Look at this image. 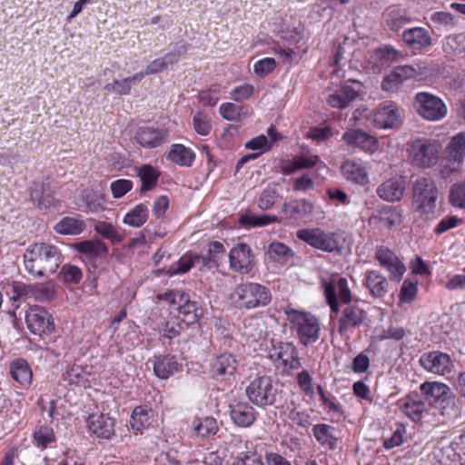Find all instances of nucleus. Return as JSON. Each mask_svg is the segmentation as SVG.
<instances>
[{
	"label": "nucleus",
	"mask_w": 465,
	"mask_h": 465,
	"mask_svg": "<svg viewBox=\"0 0 465 465\" xmlns=\"http://www.w3.org/2000/svg\"><path fill=\"white\" fill-rule=\"evenodd\" d=\"M406 426L403 424H398L395 430L389 438L383 440L382 446L386 450H391L395 447L401 446L406 438Z\"/></svg>",
	"instance_id": "nucleus-55"
},
{
	"label": "nucleus",
	"mask_w": 465,
	"mask_h": 465,
	"mask_svg": "<svg viewBox=\"0 0 465 465\" xmlns=\"http://www.w3.org/2000/svg\"><path fill=\"white\" fill-rule=\"evenodd\" d=\"M314 166L326 168V164L318 155L301 154L294 157L292 162L285 163L282 166V172L284 174H292L298 170L312 168Z\"/></svg>",
	"instance_id": "nucleus-33"
},
{
	"label": "nucleus",
	"mask_w": 465,
	"mask_h": 465,
	"mask_svg": "<svg viewBox=\"0 0 465 465\" xmlns=\"http://www.w3.org/2000/svg\"><path fill=\"white\" fill-rule=\"evenodd\" d=\"M31 200L41 210H47L55 203V199L50 190L44 183H35L30 190Z\"/></svg>",
	"instance_id": "nucleus-38"
},
{
	"label": "nucleus",
	"mask_w": 465,
	"mask_h": 465,
	"mask_svg": "<svg viewBox=\"0 0 465 465\" xmlns=\"http://www.w3.org/2000/svg\"><path fill=\"white\" fill-rule=\"evenodd\" d=\"M372 124L379 129L397 127L400 124L399 108L394 103L384 104L373 113Z\"/></svg>",
	"instance_id": "nucleus-20"
},
{
	"label": "nucleus",
	"mask_w": 465,
	"mask_h": 465,
	"mask_svg": "<svg viewBox=\"0 0 465 465\" xmlns=\"http://www.w3.org/2000/svg\"><path fill=\"white\" fill-rule=\"evenodd\" d=\"M439 190L431 178L420 177L412 185V204L420 214L432 213L436 209Z\"/></svg>",
	"instance_id": "nucleus-5"
},
{
	"label": "nucleus",
	"mask_w": 465,
	"mask_h": 465,
	"mask_svg": "<svg viewBox=\"0 0 465 465\" xmlns=\"http://www.w3.org/2000/svg\"><path fill=\"white\" fill-rule=\"evenodd\" d=\"M232 304L239 310H252L267 306L272 301L269 288L258 282L238 284L231 292Z\"/></svg>",
	"instance_id": "nucleus-2"
},
{
	"label": "nucleus",
	"mask_w": 465,
	"mask_h": 465,
	"mask_svg": "<svg viewBox=\"0 0 465 465\" xmlns=\"http://www.w3.org/2000/svg\"><path fill=\"white\" fill-rule=\"evenodd\" d=\"M75 250L84 255L90 262H94L99 258H104L108 253L107 246L99 240L77 242L75 243Z\"/></svg>",
	"instance_id": "nucleus-32"
},
{
	"label": "nucleus",
	"mask_w": 465,
	"mask_h": 465,
	"mask_svg": "<svg viewBox=\"0 0 465 465\" xmlns=\"http://www.w3.org/2000/svg\"><path fill=\"white\" fill-rule=\"evenodd\" d=\"M375 259L389 272L391 281L396 282L401 281L406 266L393 251L386 246H379L375 251Z\"/></svg>",
	"instance_id": "nucleus-13"
},
{
	"label": "nucleus",
	"mask_w": 465,
	"mask_h": 465,
	"mask_svg": "<svg viewBox=\"0 0 465 465\" xmlns=\"http://www.w3.org/2000/svg\"><path fill=\"white\" fill-rule=\"evenodd\" d=\"M153 372L159 379H168L182 369L176 356L173 354L157 355L153 360Z\"/></svg>",
	"instance_id": "nucleus-25"
},
{
	"label": "nucleus",
	"mask_w": 465,
	"mask_h": 465,
	"mask_svg": "<svg viewBox=\"0 0 465 465\" xmlns=\"http://www.w3.org/2000/svg\"><path fill=\"white\" fill-rule=\"evenodd\" d=\"M33 437L36 446L42 449H45L56 441L53 428L46 425L37 426Z\"/></svg>",
	"instance_id": "nucleus-49"
},
{
	"label": "nucleus",
	"mask_w": 465,
	"mask_h": 465,
	"mask_svg": "<svg viewBox=\"0 0 465 465\" xmlns=\"http://www.w3.org/2000/svg\"><path fill=\"white\" fill-rule=\"evenodd\" d=\"M400 55V52L395 48L385 45L371 53L368 63L374 72H380L382 68L389 66L391 63L398 60Z\"/></svg>",
	"instance_id": "nucleus-31"
},
{
	"label": "nucleus",
	"mask_w": 465,
	"mask_h": 465,
	"mask_svg": "<svg viewBox=\"0 0 465 465\" xmlns=\"http://www.w3.org/2000/svg\"><path fill=\"white\" fill-rule=\"evenodd\" d=\"M193 125L194 131L203 136L208 135L212 130L208 116L200 112L193 115Z\"/></svg>",
	"instance_id": "nucleus-60"
},
{
	"label": "nucleus",
	"mask_w": 465,
	"mask_h": 465,
	"mask_svg": "<svg viewBox=\"0 0 465 465\" xmlns=\"http://www.w3.org/2000/svg\"><path fill=\"white\" fill-rule=\"evenodd\" d=\"M341 140L348 147L368 153H374L379 148L378 139L361 129H348L343 133Z\"/></svg>",
	"instance_id": "nucleus-15"
},
{
	"label": "nucleus",
	"mask_w": 465,
	"mask_h": 465,
	"mask_svg": "<svg viewBox=\"0 0 465 465\" xmlns=\"http://www.w3.org/2000/svg\"><path fill=\"white\" fill-rule=\"evenodd\" d=\"M402 41L412 50L420 51L431 45V36L423 27H412L403 31Z\"/></svg>",
	"instance_id": "nucleus-29"
},
{
	"label": "nucleus",
	"mask_w": 465,
	"mask_h": 465,
	"mask_svg": "<svg viewBox=\"0 0 465 465\" xmlns=\"http://www.w3.org/2000/svg\"><path fill=\"white\" fill-rule=\"evenodd\" d=\"M239 222L244 226L262 227L278 222V218L270 214L245 213L240 217Z\"/></svg>",
	"instance_id": "nucleus-50"
},
{
	"label": "nucleus",
	"mask_w": 465,
	"mask_h": 465,
	"mask_svg": "<svg viewBox=\"0 0 465 465\" xmlns=\"http://www.w3.org/2000/svg\"><path fill=\"white\" fill-rule=\"evenodd\" d=\"M149 216V210L145 203H139L132 208L124 217L123 223L131 227L143 226Z\"/></svg>",
	"instance_id": "nucleus-42"
},
{
	"label": "nucleus",
	"mask_w": 465,
	"mask_h": 465,
	"mask_svg": "<svg viewBox=\"0 0 465 465\" xmlns=\"http://www.w3.org/2000/svg\"><path fill=\"white\" fill-rule=\"evenodd\" d=\"M327 414L330 415L331 421H339L344 417V411L335 396L331 394L322 401Z\"/></svg>",
	"instance_id": "nucleus-52"
},
{
	"label": "nucleus",
	"mask_w": 465,
	"mask_h": 465,
	"mask_svg": "<svg viewBox=\"0 0 465 465\" xmlns=\"http://www.w3.org/2000/svg\"><path fill=\"white\" fill-rule=\"evenodd\" d=\"M268 258L280 264H287L295 255L292 248L280 242H272L266 251Z\"/></svg>",
	"instance_id": "nucleus-40"
},
{
	"label": "nucleus",
	"mask_w": 465,
	"mask_h": 465,
	"mask_svg": "<svg viewBox=\"0 0 465 465\" xmlns=\"http://www.w3.org/2000/svg\"><path fill=\"white\" fill-rule=\"evenodd\" d=\"M87 425L90 432L100 439L109 440L114 434V420L106 414H91Z\"/></svg>",
	"instance_id": "nucleus-22"
},
{
	"label": "nucleus",
	"mask_w": 465,
	"mask_h": 465,
	"mask_svg": "<svg viewBox=\"0 0 465 465\" xmlns=\"http://www.w3.org/2000/svg\"><path fill=\"white\" fill-rule=\"evenodd\" d=\"M25 322L28 330L35 335H49L54 331L53 317L44 307H31L26 312Z\"/></svg>",
	"instance_id": "nucleus-12"
},
{
	"label": "nucleus",
	"mask_w": 465,
	"mask_h": 465,
	"mask_svg": "<svg viewBox=\"0 0 465 465\" xmlns=\"http://www.w3.org/2000/svg\"><path fill=\"white\" fill-rule=\"evenodd\" d=\"M418 293V282H412L411 280H405L401 285L400 291V301L401 302L410 303L411 302Z\"/></svg>",
	"instance_id": "nucleus-57"
},
{
	"label": "nucleus",
	"mask_w": 465,
	"mask_h": 465,
	"mask_svg": "<svg viewBox=\"0 0 465 465\" xmlns=\"http://www.w3.org/2000/svg\"><path fill=\"white\" fill-rule=\"evenodd\" d=\"M89 373L85 371L81 366L76 365L71 367L64 374V381L70 385L76 387L86 388L90 386Z\"/></svg>",
	"instance_id": "nucleus-47"
},
{
	"label": "nucleus",
	"mask_w": 465,
	"mask_h": 465,
	"mask_svg": "<svg viewBox=\"0 0 465 465\" xmlns=\"http://www.w3.org/2000/svg\"><path fill=\"white\" fill-rule=\"evenodd\" d=\"M358 94L359 91L354 90L349 85H343L329 95L327 103L331 107L343 109L355 100Z\"/></svg>",
	"instance_id": "nucleus-37"
},
{
	"label": "nucleus",
	"mask_w": 465,
	"mask_h": 465,
	"mask_svg": "<svg viewBox=\"0 0 465 465\" xmlns=\"http://www.w3.org/2000/svg\"><path fill=\"white\" fill-rule=\"evenodd\" d=\"M405 182L401 178H391L380 184L376 193L381 199L386 202L400 201L405 193Z\"/></svg>",
	"instance_id": "nucleus-28"
},
{
	"label": "nucleus",
	"mask_w": 465,
	"mask_h": 465,
	"mask_svg": "<svg viewBox=\"0 0 465 465\" xmlns=\"http://www.w3.org/2000/svg\"><path fill=\"white\" fill-rule=\"evenodd\" d=\"M238 361L232 353L224 352L216 356L211 363V372L216 379L226 380L236 372Z\"/></svg>",
	"instance_id": "nucleus-21"
},
{
	"label": "nucleus",
	"mask_w": 465,
	"mask_h": 465,
	"mask_svg": "<svg viewBox=\"0 0 465 465\" xmlns=\"http://www.w3.org/2000/svg\"><path fill=\"white\" fill-rule=\"evenodd\" d=\"M446 54L462 53L465 51V34H456L446 37L443 44Z\"/></svg>",
	"instance_id": "nucleus-53"
},
{
	"label": "nucleus",
	"mask_w": 465,
	"mask_h": 465,
	"mask_svg": "<svg viewBox=\"0 0 465 465\" xmlns=\"http://www.w3.org/2000/svg\"><path fill=\"white\" fill-rule=\"evenodd\" d=\"M440 145L434 140L419 138L412 141L408 148L409 159L413 166L431 168L440 157Z\"/></svg>",
	"instance_id": "nucleus-6"
},
{
	"label": "nucleus",
	"mask_w": 465,
	"mask_h": 465,
	"mask_svg": "<svg viewBox=\"0 0 465 465\" xmlns=\"http://www.w3.org/2000/svg\"><path fill=\"white\" fill-rule=\"evenodd\" d=\"M245 393L252 404L265 408L276 402L278 390L272 378L263 375L252 381L246 387Z\"/></svg>",
	"instance_id": "nucleus-8"
},
{
	"label": "nucleus",
	"mask_w": 465,
	"mask_h": 465,
	"mask_svg": "<svg viewBox=\"0 0 465 465\" xmlns=\"http://www.w3.org/2000/svg\"><path fill=\"white\" fill-rule=\"evenodd\" d=\"M448 153L450 160L454 163H460L465 155V133H460L455 135L450 142Z\"/></svg>",
	"instance_id": "nucleus-48"
},
{
	"label": "nucleus",
	"mask_w": 465,
	"mask_h": 465,
	"mask_svg": "<svg viewBox=\"0 0 465 465\" xmlns=\"http://www.w3.org/2000/svg\"><path fill=\"white\" fill-rule=\"evenodd\" d=\"M341 231H326L321 227L304 228L296 232V237L311 247L329 253H341L345 237Z\"/></svg>",
	"instance_id": "nucleus-3"
},
{
	"label": "nucleus",
	"mask_w": 465,
	"mask_h": 465,
	"mask_svg": "<svg viewBox=\"0 0 465 465\" xmlns=\"http://www.w3.org/2000/svg\"><path fill=\"white\" fill-rule=\"evenodd\" d=\"M230 268L241 274H247L252 268L253 256L251 247L243 242L232 247L229 253Z\"/></svg>",
	"instance_id": "nucleus-17"
},
{
	"label": "nucleus",
	"mask_w": 465,
	"mask_h": 465,
	"mask_svg": "<svg viewBox=\"0 0 465 465\" xmlns=\"http://www.w3.org/2000/svg\"><path fill=\"white\" fill-rule=\"evenodd\" d=\"M110 188L114 198L119 199L132 190L133 182L127 179H118L112 182Z\"/></svg>",
	"instance_id": "nucleus-64"
},
{
	"label": "nucleus",
	"mask_w": 465,
	"mask_h": 465,
	"mask_svg": "<svg viewBox=\"0 0 465 465\" xmlns=\"http://www.w3.org/2000/svg\"><path fill=\"white\" fill-rule=\"evenodd\" d=\"M94 230L101 236L114 242H120L123 240L122 233L109 223L98 222L94 226Z\"/></svg>",
	"instance_id": "nucleus-54"
},
{
	"label": "nucleus",
	"mask_w": 465,
	"mask_h": 465,
	"mask_svg": "<svg viewBox=\"0 0 465 465\" xmlns=\"http://www.w3.org/2000/svg\"><path fill=\"white\" fill-rule=\"evenodd\" d=\"M289 317L301 344L308 346L319 340L321 324L316 316L310 312L293 311Z\"/></svg>",
	"instance_id": "nucleus-7"
},
{
	"label": "nucleus",
	"mask_w": 465,
	"mask_h": 465,
	"mask_svg": "<svg viewBox=\"0 0 465 465\" xmlns=\"http://www.w3.org/2000/svg\"><path fill=\"white\" fill-rule=\"evenodd\" d=\"M168 136L166 129L143 126L135 134L136 142L144 148H155L163 144Z\"/></svg>",
	"instance_id": "nucleus-23"
},
{
	"label": "nucleus",
	"mask_w": 465,
	"mask_h": 465,
	"mask_svg": "<svg viewBox=\"0 0 465 465\" xmlns=\"http://www.w3.org/2000/svg\"><path fill=\"white\" fill-rule=\"evenodd\" d=\"M420 364L428 372L437 375H446L453 368L450 356L440 351L423 353L420 358Z\"/></svg>",
	"instance_id": "nucleus-16"
},
{
	"label": "nucleus",
	"mask_w": 465,
	"mask_h": 465,
	"mask_svg": "<svg viewBox=\"0 0 465 465\" xmlns=\"http://www.w3.org/2000/svg\"><path fill=\"white\" fill-rule=\"evenodd\" d=\"M185 299L177 307L178 319L190 325L197 322L198 318L203 314V310L196 302L190 301L187 293Z\"/></svg>",
	"instance_id": "nucleus-39"
},
{
	"label": "nucleus",
	"mask_w": 465,
	"mask_h": 465,
	"mask_svg": "<svg viewBox=\"0 0 465 465\" xmlns=\"http://www.w3.org/2000/svg\"><path fill=\"white\" fill-rule=\"evenodd\" d=\"M242 107L233 103H223L219 108L220 114L227 121H238L241 116Z\"/></svg>",
	"instance_id": "nucleus-61"
},
{
	"label": "nucleus",
	"mask_w": 465,
	"mask_h": 465,
	"mask_svg": "<svg viewBox=\"0 0 465 465\" xmlns=\"http://www.w3.org/2000/svg\"><path fill=\"white\" fill-rule=\"evenodd\" d=\"M11 377L22 387H29L33 380V371L29 363L24 359H16L10 363Z\"/></svg>",
	"instance_id": "nucleus-35"
},
{
	"label": "nucleus",
	"mask_w": 465,
	"mask_h": 465,
	"mask_svg": "<svg viewBox=\"0 0 465 465\" xmlns=\"http://www.w3.org/2000/svg\"><path fill=\"white\" fill-rule=\"evenodd\" d=\"M399 410L413 422H420L423 414L429 411V406L422 395L411 391L397 401Z\"/></svg>",
	"instance_id": "nucleus-14"
},
{
	"label": "nucleus",
	"mask_w": 465,
	"mask_h": 465,
	"mask_svg": "<svg viewBox=\"0 0 465 465\" xmlns=\"http://www.w3.org/2000/svg\"><path fill=\"white\" fill-rule=\"evenodd\" d=\"M337 318V331L341 337L349 338L350 335L358 328L365 325L368 321V313L365 310L357 304H347L337 316L333 314V319Z\"/></svg>",
	"instance_id": "nucleus-9"
},
{
	"label": "nucleus",
	"mask_w": 465,
	"mask_h": 465,
	"mask_svg": "<svg viewBox=\"0 0 465 465\" xmlns=\"http://www.w3.org/2000/svg\"><path fill=\"white\" fill-rule=\"evenodd\" d=\"M323 287L327 303L331 308V319L333 320V314L337 316L340 312L338 296L345 305L351 304V292L347 280L340 276L332 278L330 282H324Z\"/></svg>",
	"instance_id": "nucleus-10"
},
{
	"label": "nucleus",
	"mask_w": 465,
	"mask_h": 465,
	"mask_svg": "<svg viewBox=\"0 0 465 465\" xmlns=\"http://www.w3.org/2000/svg\"><path fill=\"white\" fill-rule=\"evenodd\" d=\"M420 391L429 408L433 406L440 409L442 415H450L454 410L455 396L447 384L424 381L420 385Z\"/></svg>",
	"instance_id": "nucleus-4"
},
{
	"label": "nucleus",
	"mask_w": 465,
	"mask_h": 465,
	"mask_svg": "<svg viewBox=\"0 0 465 465\" xmlns=\"http://www.w3.org/2000/svg\"><path fill=\"white\" fill-rule=\"evenodd\" d=\"M342 176L353 183L364 185L369 182V175L366 167L361 162L347 159L341 165Z\"/></svg>",
	"instance_id": "nucleus-26"
},
{
	"label": "nucleus",
	"mask_w": 465,
	"mask_h": 465,
	"mask_svg": "<svg viewBox=\"0 0 465 465\" xmlns=\"http://www.w3.org/2000/svg\"><path fill=\"white\" fill-rule=\"evenodd\" d=\"M450 203L454 207L465 210V183H457L451 186Z\"/></svg>",
	"instance_id": "nucleus-59"
},
{
	"label": "nucleus",
	"mask_w": 465,
	"mask_h": 465,
	"mask_svg": "<svg viewBox=\"0 0 465 465\" xmlns=\"http://www.w3.org/2000/svg\"><path fill=\"white\" fill-rule=\"evenodd\" d=\"M276 67L273 58L266 57L257 61L253 65V71L259 77H264L271 74Z\"/></svg>",
	"instance_id": "nucleus-63"
},
{
	"label": "nucleus",
	"mask_w": 465,
	"mask_h": 465,
	"mask_svg": "<svg viewBox=\"0 0 465 465\" xmlns=\"http://www.w3.org/2000/svg\"><path fill=\"white\" fill-rule=\"evenodd\" d=\"M270 358L281 361L282 365L291 370L302 368L301 359L295 345L292 342H278L270 351Z\"/></svg>",
	"instance_id": "nucleus-18"
},
{
	"label": "nucleus",
	"mask_w": 465,
	"mask_h": 465,
	"mask_svg": "<svg viewBox=\"0 0 465 465\" xmlns=\"http://www.w3.org/2000/svg\"><path fill=\"white\" fill-rule=\"evenodd\" d=\"M23 259L25 271L34 277L54 273L61 264V254L57 247L45 242L28 246Z\"/></svg>",
	"instance_id": "nucleus-1"
},
{
	"label": "nucleus",
	"mask_w": 465,
	"mask_h": 465,
	"mask_svg": "<svg viewBox=\"0 0 465 465\" xmlns=\"http://www.w3.org/2000/svg\"><path fill=\"white\" fill-rule=\"evenodd\" d=\"M279 198L275 185H268L257 197V205L260 209L266 211L272 208Z\"/></svg>",
	"instance_id": "nucleus-51"
},
{
	"label": "nucleus",
	"mask_w": 465,
	"mask_h": 465,
	"mask_svg": "<svg viewBox=\"0 0 465 465\" xmlns=\"http://www.w3.org/2000/svg\"><path fill=\"white\" fill-rule=\"evenodd\" d=\"M153 410L146 404L136 406L131 415L130 425L134 430L142 431L152 425Z\"/></svg>",
	"instance_id": "nucleus-34"
},
{
	"label": "nucleus",
	"mask_w": 465,
	"mask_h": 465,
	"mask_svg": "<svg viewBox=\"0 0 465 465\" xmlns=\"http://www.w3.org/2000/svg\"><path fill=\"white\" fill-rule=\"evenodd\" d=\"M167 159L179 166L190 167L195 160V153L183 144L173 143L170 147Z\"/></svg>",
	"instance_id": "nucleus-36"
},
{
	"label": "nucleus",
	"mask_w": 465,
	"mask_h": 465,
	"mask_svg": "<svg viewBox=\"0 0 465 465\" xmlns=\"http://www.w3.org/2000/svg\"><path fill=\"white\" fill-rule=\"evenodd\" d=\"M254 93L253 85L242 84L231 90L230 98L236 102H242L249 99Z\"/></svg>",
	"instance_id": "nucleus-62"
},
{
	"label": "nucleus",
	"mask_w": 465,
	"mask_h": 465,
	"mask_svg": "<svg viewBox=\"0 0 465 465\" xmlns=\"http://www.w3.org/2000/svg\"><path fill=\"white\" fill-rule=\"evenodd\" d=\"M193 426L196 435L202 438L214 435L218 431L217 421L213 417L196 418L193 421Z\"/></svg>",
	"instance_id": "nucleus-46"
},
{
	"label": "nucleus",
	"mask_w": 465,
	"mask_h": 465,
	"mask_svg": "<svg viewBox=\"0 0 465 465\" xmlns=\"http://www.w3.org/2000/svg\"><path fill=\"white\" fill-rule=\"evenodd\" d=\"M334 429L325 423L316 424L313 427V435L322 446H328L331 450L337 447V438L332 434Z\"/></svg>",
	"instance_id": "nucleus-43"
},
{
	"label": "nucleus",
	"mask_w": 465,
	"mask_h": 465,
	"mask_svg": "<svg viewBox=\"0 0 465 465\" xmlns=\"http://www.w3.org/2000/svg\"><path fill=\"white\" fill-rule=\"evenodd\" d=\"M415 74L416 70L411 65L397 66L383 78L381 87L384 91L394 92L405 80L414 77Z\"/></svg>",
	"instance_id": "nucleus-27"
},
{
	"label": "nucleus",
	"mask_w": 465,
	"mask_h": 465,
	"mask_svg": "<svg viewBox=\"0 0 465 465\" xmlns=\"http://www.w3.org/2000/svg\"><path fill=\"white\" fill-rule=\"evenodd\" d=\"M193 260L190 253L182 256L175 263L172 264L167 270L169 276L185 273L193 268Z\"/></svg>",
	"instance_id": "nucleus-58"
},
{
	"label": "nucleus",
	"mask_w": 465,
	"mask_h": 465,
	"mask_svg": "<svg viewBox=\"0 0 465 465\" xmlns=\"http://www.w3.org/2000/svg\"><path fill=\"white\" fill-rule=\"evenodd\" d=\"M229 409L231 420L238 427H250L256 420L255 409L246 401H233Z\"/></svg>",
	"instance_id": "nucleus-19"
},
{
	"label": "nucleus",
	"mask_w": 465,
	"mask_h": 465,
	"mask_svg": "<svg viewBox=\"0 0 465 465\" xmlns=\"http://www.w3.org/2000/svg\"><path fill=\"white\" fill-rule=\"evenodd\" d=\"M84 228V222L74 217H64L54 225L55 232L60 234H79Z\"/></svg>",
	"instance_id": "nucleus-45"
},
{
	"label": "nucleus",
	"mask_w": 465,
	"mask_h": 465,
	"mask_svg": "<svg viewBox=\"0 0 465 465\" xmlns=\"http://www.w3.org/2000/svg\"><path fill=\"white\" fill-rule=\"evenodd\" d=\"M313 210L314 206L309 200L295 199L282 204V213L287 219L301 221L310 216Z\"/></svg>",
	"instance_id": "nucleus-24"
},
{
	"label": "nucleus",
	"mask_w": 465,
	"mask_h": 465,
	"mask_svg": "<svg viewBox=\"0 0 465 465\" xmlns=\"http://www.w3.org/2000/svg\"><path fill=\"white\" fill-rule=\"evenodd\" d=\"M364 286L373 298L381 299L389 292V281L379 271L371 270L366 272Z\"/></svg>",
	"instance_id": "nucleus-30"
},
{
	"label": "nucleus",
	"mask_w": 465,
	"mask_h": 465,
	"mask_svg": "<svg viewBox=\"0 0 465 465\" xmlns=\"http://www.w3.org/2000/svg\"><path fill=\"white\" fill-rule=\"evenodd\" d=\"M377 218L381 225L391 228L402 223V212L398 207L384 205L379 210Z\"/></svg>",
	"instance_id": "nucleus-41"
},
{
	"label": "nucleus",
	"mask_w": 465,
	"mask_h": 465,
	"mask_svg": "<svg viewBox=\"0 0 465 465\" xmlns=\"http://www.w3.org/2000/svg\"><path fill=\"white\" fill-rule=\"evenodd\" d=\"M182 329L181 321L175 316H170L161 323V330L163 335L169 339L177 337L181 333Z\"/></svg>",
	"instance_id": "nucleus-56"
},
{
	"label": "nucleus",
	"mask_w": 465,
	"mask_h": 465,
	"mask_svg": "<svg viewBox=\"0 0 465 465\" xmlns=\"http://www.w3.org/2000/svg\"><path fill=\"white\" fill-rule=\"evenodd\" d=\"M138 177L141 180V192H147L157 184L160 173L152 165L144 164L138 169Z\"/></svg>",
	"instance_id": "nucleus-44"
},
{
	"label": "nucleus",
	"mask_w": 465,
	"mask_h": 465,
	"mask_svg": "<svg viewBox=\"0 0 465 465\" xmlns=\"http://www.w3.org/2000/svg\"><path fill=\"white\" fill-rule=\"evenodd\" d=\"M414 104L418 114L428 121H439L447 114V106L443 101L429 93H418Z\"/></svg>",
	"instance_id": "nucleus-11"
}]
</instances>
